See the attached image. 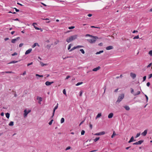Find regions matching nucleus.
<instances>
[{
    "mask_svg": "<svg viewBox=\"0 0 152 152\" xmlns=\"http://www.w3.org/2000/svg\"><path fill=\"white\" fill-rule=\"evenodd\" d=\"M77 37V35H75L70 36L69 38L66 39V41L68 43L70 42L71 41H73L76 39Z\"/></svg>",
    "mask_w": 152,
    "mask_h": 152,
    "instance_id": "1",
    "label": "nucleus"
},
{
    "mask_svg": "<svg viewBox=\"0 0 152 152\" xmlns=\"http://www.w3.org/2000/svg\"><path fill=\"white\" fill-rule=\"evenodd\" d=\"M92 38L90 39H87V41L91 43H95L96 39H98V37L96 36H94L93 37H92Z\"/></svg>",
    "mask_w": 152,
    "mask_h": 152,
    "instance_id": "2",
    "label": "nucleus"
},
{
    "mask_svg": "<svg viewBox=\"0 0 152 152\" xmlns=\"http://www.w3.org/2000/svg\"><path fill=\"white\" fill-rule=\"evenodd\" d=\"M124 94H122L119 96L118 97V99L116 101V103H119L124 99Z\"/></svg>",
    "mask_w": 152,
    "mask_h": 152,
    "instance_id": "3",
    "label": "nucleus"
},
{
    "mask_svg": "<svg viewBox=\"0 0 152 152\" xmlns=\"http://www.w3.org/2000/svg\"><path fill=\"white\" fill-rule=\"evenodd\" d=\"M31 111V110H28L26 109H25L24 110V117H26L28 114L30 113Z\"/></svg>",
    "mask_w": 152,
    "mask_h": 152,
    "instance_id": "4",
    "label": "nucleus"
},
{
    "mask_svg": "<svg viewBox=\"0 0 152 152\" xmlns=\"http://www.w3.org/2000/svg\"><path fill=\"white\" fill-rule=\"evenodd\" d=\"M35 25H37V24L36 23H34L32 24V25L34 27V28H35L37 30H41V31H42V29L40 28H38V27H36L35 26Z\"/></svg>",
    "mask_w": 152,
    "mask_h": 152,
    "instance_id": "5",
    "label": "nucleus"
},
{
    "mask_svg": "<svg viewBox=\"0 0 152 152\" xmlns=\"http://www.w3.org/2000/svg\"><path fill=\"white\" fill-rule=\"evenodd\" d=\"M105 134V132L103 131L102 132H99V133H97L94 134V135H97V136H99V135H103L104 134Z\"/></svg>",
    "mask_w": 152,
    "mask_h": 152,
    "instance_id": "6",
    "label": "nucleus"
},
{
    "mask_svg": "<svg viewBox=\"0 0 152 152\" xmlns=\"http://www.w3.org/2000/svg\"><path fill=\"white\" fill-rule=\"evenodd\" d=\"M143 140H140L137 142L134 143H133V145H140L142 144V143L143 142Z\"/></svg>",
    "mask_w": 152,
    "mask_h": 152,
    "instance_id": "7",
    "label": "nucleus"
},
{
    "mask_svg": "<svg viewBox=\"0 0 152 152\" xmlns=\"http://www.w3.org/2000/svg\"><path fill=\"white\" fill-rule=\"evenodd\" d=\"M58 104L57 103V104L55 106V107H54V110H53V115H52V117H53L54 116L55 110L58 108Z\"/></svg>",
    "mask_w": 152,
    "mask_h": 152,
    "instance_id": "8",
    "label": "nucleus"
},
{
    "mask_svg": "<svg viewBox=\"0 0 152 152\" xmlns=\"http://www.w3.org/2000/svg\"><path fill=\"white\" fill-rule=\"evenodd\" d=\"M54 83L53 82H50L49 81H46L45 82V85L46 86H49L50 85H51L52 83Z\"/></svg>",
    "mask_w": 152,
    "mask_h": 152,
    "instance_id": "9",
    "label": "nucleus"
},
{
    "mask_svg": "<svg viewBox=\"0 0 152 152\" xmlns=\"http://www.w3.org/2000/svg\"><path fill=\"white\" fill-rule=\"evenodd\" d=\"M130 76L133 79H134L136 77V75L134 73L131 72L130 73Z\"/></svg>",
    "mask_w": 152,
    "mask_h": 152,
    "instance_id": "10",
    "label": "nucleus"
},
{
    "mask_svg": "<svg viewBox=\"0 0 152 152\" xmlns=\"http://www.w3.org/2000/svg\"><path fill=\"white\" fill-rule=\"evenodd\" d=\"M32 50V49L31 48L28 49V50L26 51L25 53V54L26 55H27L29 54L31 51Z\"/></svg>",
    "mask_w": 152,
    "mask_h": 152,
    "instance_id": "11",
    "label": "nucleus"
},
{
    "mask_svg": "<svg viewBox=\"0 0 152 152\" xmlns=\"http://www.w3.org/2000/svg\"><path fill=\"white\" fill-rule=\"evenodd\" d=\"M147 132V129L145 130L141 134L143 136H145Z\"/></svg>",
    "mask_w": 152,
    "mask_h": 152,
    "instance_id": "12",
    "label": "nucleus"
},
{
    "mask_svg": "<svg viewBox=\"0 0 152 152\" xmlns=\"http://www.w3.org/2000/svg\"><path fill=\"white\" fill-rule=\"evenodd\" d=\"M100 69V67L99 66H98L96 68H94L93 69H92V71H93L96 72L99 70Z\"/></svg>",
    "mask_w": 152,
    "mask_h": 152,
    "instance_id": "13",
    "label": "nucleus"
},
{
    "mask_svg": "<svg viewBox=\"0 0 152 152\" xmlns=\"http://www.w3.org/2000/svg\"><path fill=\"white\" fill-rule=\"evenodd\" d=\"M37 99L39 100V101H38L39 103V104H41V102L42 101V98L41 97H39V96H37Z\"/></svg>",
    "mask_w": 152,
    "mask_h": 152,
    "instance_id": "14",
    "label": "nucleus"
},
{
    "mask_svg": "<svg viewBox=\"0 0 152 152\" xmlns=\"http://www.w3.org/2000/svg\"><path fill=\"white\" fill-rule=\"evenodd\" d=\"M19 38V37H18L16 39H12L11 41V42L13 43H14L17 40H18Z\"/></svg>",
    "mask_w": 152,
    "mask_h": 152,
    "instance_id": "15",
    "label": "nucleus"
},
{
    "mask_svg": "<svg viewBox=\"0 0 152 152\" xmlns=\"http://www.w3.org/2000/svg\"><path fill=\"white\" fill-rule=\"evenodd\" d=\"M37 46L38 47L39 46V45L37 43H35L32 46V48H34L35 47Z\"/></svg>",
    "mask_w": 152,
    "mask_h": 152,
    "instance_id": "16",
    "label": "nucleus"
},
{
    "mask_svg": "<svg viewBox=\"0 0 152 152\" xmlns=\"http://www.w3.org/2000/svg\"><path fill=\"white\" fill-rule=\"evenodd\" d=\"M113 48L112 46H109L106 47V49L107 50H110L113 49Z\"/></svg>",
    "mask_w": 152,
    "mask_h": 152,
    "instance_id": "17",
    "label": "nucleus"
},
{
    "mask_svg": "<svg viewBox=\"0 0 152 152\" xmlns=\"http://www.w3.org/2000/svg\"><path fill=\"white\" fill-rule=\"evenodd\" d=\"M134 137L133 136H132L131 138L130 139V140L128 142V143H130L134 141H135V140H134Z\"/></svg>",
    "mask_w": 152,
    "mask_h": 152,
    "instance_id": "18",
    "label": "nucleus"
},
{
    "mask_svg": "<svg viewBox=\"0 0 152 152\" xmlns=\"http://www.w3.org/2000/svg\"><path fill=\"white\" fill-rule=\"evenodd\" d=\"M113 115V113H111L109 114L108 115V118H112Z\"/></svg>",
    "mask_w": 152,
    "mask_h": 152,
    "instance_id": "19",
    "label": "nucleus"
},
{
    "mask_svg": "<svg viewBox=\"0 0 152 152\" xmlns=\"http://www.w3.org/2000/svg\"><path fill=\"white\" fill-rule=\"evenodd\" d=\"M102 114L101 113H98L96 115V119H97V118H99L101 116Z\"/></svg>",
    "mask_w": 152,
    "mask_h": 152,
    "instance_id": "20",
    "label": "nucleus"
},
{
    "mask_svg": "<svg viewBox=\"0 0 152 152\" xmlns=\"http://www.w3.org/2000/svg\"><path fill=\"white\" fill-rule=\"evenodd\" d=\"M124 107L127 110H130V108L128 106H125Z\"/></svg>",
    "mask_w": 152,
    "mask_h": 152,
    "instance_id": "21",
    "label": "nucleus"
},
{
    "mask_svg": "<svg viewBox=\"0 0 152 152\" xmlns=\"http://www.w3.org/2000/svg\"><path fill=\"white\" fill-rule=\"evenodd\" d=\"M140 93V91H138L136 93H134L133 95L134 96H137L139 95Z\"/></svg>",
    "mask_w": 152,
    "mask_h": 152,
    "instance_id": "22",
    "label": "nucleus"
},
{
    "mask_svg": "<svg viewBox=\"0 0 152 152\" xmlns=\"http://www.w3.org/2000/svg\"><path fill=\"white\" fill-rule=\"evenodd\" d=\"M39 62L42 66H44L46 65L47 64H44L41 61H39Z\"/></svg>",
    "mask_w": 152,
    "mask_h": 152,
    "instance_id": "23",
    "label": "nucleus"
},
{
    "mask_svg": "<svg viewBox=\"0 0 152 152\" xmlns=\"http://www.w3.org/2000/svg\"><path fill=\"white\" fill-rule=\"evenodd\" d=\"M18 62V61H11L9 64H15L16 63H17Z\"/></svg>",
    "mask_w": 152,
    "mask_h": 152,
    "instance_id": "24",
    "label": "nucleus"
},
{
    "mask_svg": "<svg viewBox=\"0 0 152 152\" xmlns=\"http://www.w3.org/2000/svg\"><path fill=\"white\" fill-rule=\"evenodd\" d=\"M10 126H13L14 125V122L13 121H11L9 124Z\"/></svg>",
    "mask_w": 152,
    "mask_h": 152,
    "instance_id": "25",
    "label": "nucleus"
},
{
    "mask_svg": "<svg viewBox=\"0 0 152 152\" xmlns=\"http://www.w3.org/2000/svg\"><path fill=\"white\" fill-rule=\"evenodd\" d=\"M10 114L9 113H7L6 114V116L7 118H9L10 117Z\"/></svg>",
    "mask_w": 152,
    "mask_h": 152,
    "instance_id": "26",
    "label": "nucleus"
},
{
    "mask_svg": "<svg viewBox=\"0 0 152 152\" xmlns=\"http://www.w3.org/2000/svg\"><path fill=\"white\" fill-rule=\"evenodd\" d=\"M116 135V134L115 132L114 131L113 133V134H112V135L111 136V138H113Z\"/></svg>",
    "mask_w": 152,
    "mask_h": 152,
    "instance_id": "27",
    "label": "nucleus"
},
{
    "mask_svg": "<svg viewBox=\"0 0 152 152\" xmlns=\"http://www.w3.org/2000/svg\"><path fill=\"white\" fill-rule=\"evenodd\" d=\"M64 121V119L63 118H61V123L62 124L63 123Z\"/></svg>",
    "mask_w": 152,
    "mask_h": 152,
    "instance_id": "28",
    "label": "nucleus"
},
{
    "mask_svg": "<svg viewBox=\"0 0 152 152\" xmlns=\"http://www.w3.org/2000/svg\"><path fill=\"white\" fill-rule=\"evenodd\" d=\"M2 73H12L13 72L12 71H6L5 72H3Z\"/></svg>",
    "mask_w": 152,
    "mask_h": 152,
    "instance_id": "29",
    "label": "nucleus"
},
{
    "mask_svg": "<svg viewBox=\"0 0 152 152\" xmlns=\"http://www.w3.org/2000/svg\"><path fill=\"white\" fill-rule=\"evenodd\" d=\"M103 52V50H101V51H100L99 52H97L96 53V55L98 54H99L100 53H102Z\"/></svg>",
    "mask_w": 152,
    "mask_h": 152,
    "instance_id": "30",
    "label": "nucleus"
},
{
    "mask_svg": "<svg viewBox=\"0 0 152 152\" xmlns=\"http://www.w3.org/2000/svg\"><path fill=\"white\" fill-rule=\"evenodd\" d=\"M83 83L82 82H78L76 84V86H78L82 84Z\"/></svg>",
    "mask_w": 152,
    "mask_h": 152,
    "instance_id": "31",
    "label": "nucleus"
},
{
    "mask_svg": "<svg viewBox=\"0 0 152 152\" xmlns=\"http://www.w3.org/2000/svg\"><path fill=\"white\" fill-rule=\"evenodd\" d=\"M99 137H97L94 140V141L95 142H96L99 140Z\"/></svg>",
    "mask_w": 152,
    "mask_h": 152,
    "instance_id": "32",
    "label": "nucleus"
},
{
    "mask_svg": "<svg viewBox=\"0 0 152 152\" xmlns=\"http://www.w3.org/2000/svg\"><path fill=\"white\" fill-rule=\"evenodd\" d=\"M86 37H93V36L92 35H90V34H87L86 35Z\"/></svg>",
    "mask_w": 152,
    "mask_h": 152,
    "instance_id": "33",
    "label": "nucleus"
},
{
    "mask_svg": "<svg viewBox=\"0 0 152 152\" xmlns=\"http://www.w3.org/2000/svg\"><path fill=\"white\" fill-rule=\"evenodd\" d=\"M36 76H38V77H43V75H39V74H36Z\"/></svg>",
    "mask_w": 152,
    "mask_h": 152,
    "instance_id": "34",
    "label": "nucleus"
},
{
    "mask_svg": "<svg viewBox=\"0 0 152 152\" xmlns=\"http://www.w3.org/2000/svg\"><path fill=\"white\" fill-rule=\"evenodd\" d=\"M80 51L83 54H84L85 53V51L83 49H80Z\"/></svg>",
    "mask_w": 152,
    "mask_h": 152,
    "instance_id": "35",
    "label": "nucleus"
},
{
    "mask_svg": "<svg viewBox=\"0 0 152 152\" xmlns=\"http://www.w3.org/2000/svg\"><path fill=\"white\" fill-rule=\"evenodd\" d=\"M83 91L81 90L80 92V94H79V96H82V94L83 93Z\"/></svg>",
    "mask_w": 152,
    "mask_h": 152,
    "instance_id": "36",
    "label": "nucleus"
},
{
    "mask_svg": "<svg viewBox=\"0 0 152 152\" xmlns=\"http://www.w3.org/2000/svg\"><path fill=\"white\" fill-rule=\"evenodd\" d=\"M139 38V35H137V36H136L135 37H134V38H133V39H138Z\"/></svg>",
    "mask_w": 152,
    "mask_h": 152,
    "instance_id": "37",
    "label": "nucleus"
},
{
    "mask_svg": "<svg viewBox=\"0 0 152 152\" xmlns=\"http://www.w3.org/2000/svg\"><path fill=\"white\" fill-rule=\"evenodd\" d=\"M53 120H51L50 122H49V125H51L52 124V123H53Z\"/></svg>",
    "mask_w": 152,
    "mask_h": 152,
    "instance_id": "38",
    "label": "nucleus"
},
{
    "mask_svg": "<svg viewBox=\"0 0 152 152\" xmlns=\"http://www.w3.org/2000/svg\"><path fill=\"white\" fill-rule=\"evenodd\" d=\"M63 93L65 95H66V91L65 89H64L63 90Z\"/></svg>",
    "mask_w": 152,
    "mask_h": 152,
    "instance_id": "39",
    "label": "nucleus"
},
{
    "mask_svg": "<svg viewBox=\"0 0 152 152\" xmlns=\"http://www.w3.org/2000/svg\"><path fill=\"white\" fill-rule=\"evenodd\" d=\"M76 47H75H75H73L70 50H69V52L71 51L72 50H75V49H76Z\"/></svg>",
    "mask_w": 152,
    "mask_h": 152,
    "instance_id": "40",
    "label": "nucleus"
},
{
    "mask_svg": "<svg viewBox=\"0 0 152 152\" xmlns=\"http://www.w3.org/2000/svg\"><path fill=\"white\" fill-rule=\"evenodd\" d=\"M85 131L84 130H83L81 132V134L82 135H84L85 134Z\"/></svg>",
    "mask_w": 152,
    "mask_h": 152,
    "instance_id": "41",
    "label": "nucleus"
},
{
    "mask_svg": "<svg viewBox=\"0 0 152 152\" xmlns=\"http://www.w3.org/2000/svg\"><path fill=\"white\" fill-rule=\"evenodd\" d=\"M140 133H137V134L136 136L135 137V138H137L138 137L140 136Z\"/></svg>",
    "mask_w": 152,
    "mask_h": 152,
    "instance_id": "42",
    "label": "nucleus"
},
{
    "mask_svg": "<svg viewBox=\"0 0 152 152\" xmlns=\"http://www.w3.org/2000/svg\"><path fill=\"white\" fill-rule=\"evenodd\" d=\"M71 46H72V45L71 44H70L69 45V46L68 47V50H69L70 49Z\"/></svg>",
    "mask_w": 152,
    "mask_h": 152,
    "instance_id": "43",
    "label": "nucleus"
},
{
    "mask_svg": "<svg viewBox=\"0 0 152 152\" xmlns=\"http://www.w3.org/2000/svg\"><path fill=\"white\" fill-rule=\"evenodd\" d=\"M75 26H71V27H69L68 28L69 29H73L74 28H75Z\"/></svg>",
    "mask_w": 152,
    "mask_h": 152,
    "instance_id": "44",
    "label": "nucleus"
},
{
    "mask_svg": "<svg viewBox=\"0 0 152 152\" xmlns=\"http://www.w3.org/2000/svg\"><path fill=\"white\" fill-rule=\"evenodd\" d=\"M131 92L132 94H134V89H132V88H131Z\"/></svg>",
    "mask_w": 152,
    "mask_h": 152,
    "instance_id": "45",
    "label": "nucleus"
},
{
    "mask_svg": "<svg viewBox=\"0 0 152 152\" xmlns=\"http://www.w3.org/2000/svg\"><path fill=\"white\" fill-rule=\"evenodd\" d=\"M103 88V89L104 90V94L105 93V92L106 90V86H104Z\"/></svg>",
    "mask_w": 152,
    "mask_h": 152,
    "instance_id": "46",
    "label": "nucleus"
},
{
    "mask_svg": "<svg viewBox=\"0 0 152 152\" xmlns=\"http://www.w3.org/2000/svg\"><path fill=\"white\" fill-rule=\"evenodd\" d=\"M149 54L151 56H152V50H150L149 52Z\"/></svg>",
    "mask_w": 152,
    "mask_h": 152,
    "instance_id": "47",
    "label": "nucleus"
},
{
    "mask_svg": "<svg viewBox=\"0 0 152 152\" xmlns=\"http://www.w3.org/2000/svg\"><path fill=\"white\" fill-rule=\"evenodd\" d=\"M17 53L16 52H15L14 53H13L12 54V56H15V55H17Z\"/></svg>",
    "mask_w": 152,
    "mask_h": 152,
    "instance_id": "48",
    "label": "nucleus"
},
{
    "mask_svg": "<svg viewBox=\"0 0 152 152\" xmlns=\"http://www.w3.org/2000/svg\"><path fill=\"white\" fill-rule=\"evenodd\" d=\"M152 77V73L150 74L148 77V79H150Z\"/></svg>",
    "mask_w": 152,
    "mask_h": 152,
    "instance_id": "49",
    "label": "nucleus"
},
{
    "mask_svg": "<svg viewBox=\"0 0 152 152\" xmlns=\"http://www.w3.org/2000/svg\"><path fill=\"white\" fill-rule=\"evenodd\" d=\"M71 148L70 146H68L66 148V150H69Z\"/></svg>",
    "mask_w": 152,
    "mask_h": 152,
    "instance_id": "50",
    "label": "nucleus"
},
{
    "mask_svg": "<svg viewBox=\"0 0 152 152\" xmlns=\"http://www.w3.org/2000/svg\"><path fill=\"white\" fill-rule=\"evenodd\" d=\"M145 96L146 97V101H147V102H148V96L146 95L145 94Z\"/></svg>",
    "mask_w": 152,
    "mask_h": 152,
    "instance_id": "51",
    "label": "nucleus"
},
{
    "mask_svg": "<svg viewBox=\"0 0 152 152\" xmlns=\"http://www.w3.org/2000/svg\"><path fill=\"white\" fill-rule=\"evenodd\" d=\"M146 76H144V77H143V81H145L146 79Z\"/></svg>",
    "mask_w": 152,
    "mask_h": 152,
    "instance_id": "52",
    "label": "nucleus"
},
{
    "mask_svg": "<svg viewBox=\"0 0 152 152\" xmlns=\"http://www.w3.org/2000/svg\"><path fill=\"white\" fill-rule=\"evenodd\" d=\"M33 64V62H31L30 63H28V64H27V66H28L30 65H31L32 64Z\"/></svg>",
    "mask_w": 152,
    "mask_h": 152,
    "instance_id": "53",
    "label": "nucleus"
},
{
    "mask_svg": "<svg viewBox=\"0 0 152 152\" xmlns=\"http://www.w3.org/2000/svg\"><path fill=\"white\" fill-rule=\"evenodd\" d=\"M152 65V63H150L149 64L148 66H147V67L148 68V67H150Z\"/></svg>",
    "mask_w": 152,
    "mask_h": 152,
    "instance_id": "54",
    "label": "nucleus"
},
{
    "mask_svg": "<svg viewBox=\"0 0 152 152\" xmlns=\"http://www.w3.org/2000/svg\"><path fill=\"white\" fill-rule=\"evenodd\" d=\"M150 82H148L147 84H146V85L147 86H149L150 85Z\"/></svg>",
    "mask_w": 152,
    "mask_h": 152,
    "instance_id": "55",
    "label": "nucleus"
},
{
    "mask_svg": "<svg viewBox=\"0 0 152 152\" xmlns=\"http://www.w3.org/2000/svg\"><path fill=\"white\" fill-rule=\"evenodd\" d=\"M23 44L22 43H20L19 45V47H21L23 45Z\"/></svg>",
    "mask_w": 152,
    "mask_h": 152,
    "instance_id": "56",
    "label": "nucleus"
},
{
    "mask_svg": "<svg viewBox=\"0 0 152 152\" xmlns=\"http://www.w3.org/2000/svg\"><path fill=\"white\" fill-rule=\"evenodd\" d=\"M14 9H15V11L16 12H18L19 11V10L17 9V8H15Z\"/></svg>",
    "mask_w": 152,
    "mask_h": 152,
    "instance_id": "57",
    "label": "nucleus"
},
{
    "mask_svg": "<svg viewBox=\"0 0 152 152\" xmlns=\"http://www.w3.org/2000/svg\"><path fill=\"white\" fill-rule=\"evenodd\" d=\"M92 15L91 14H89L87 15V16L89 17L91 16Z\"/></svg>",
    "mask_w": 152,
    "mask_h": 152,
    "instance_id": "58",
    "label": "nucleus"
},
{
    "mask_svg": "<svg viewBox=\"0 0 152 152\" xmlns=\"http://www.w3.org/2000/svg\"><path fill=\"white\" fill-rule=\"evenodd\" d=\"M84 122V121H82V122H81L80 124H79V126H80V125H81L82 124H83V122Z\"/></svg>",
    "mask_w": 152,
    "mask_h": 152,
    "instance_id": "59",
    "label": "nucleus"
},
{
    "mask_svg": "<svg viewBox=\"0 0 152 152\" xmlns=\"http://www.w3.org/2000/svg\"><path fill=\"white\" fill-rule=\"evenodd\" d=\"M69 77H70V76H68L66 78V79H68Z\"/></svg>",
    "mask_w": 152,
    "mask_h": 152,
    "instance_id": "60",
    "label": "nucleus"
},
{
    "mask_svg": "<svg viewBox=\"0 0 152 152\" xmlns=\"http://www.w3.org/2000/svg\"><path fill=\"white\" fill-rule=\"evenodd\" d=\"M137 32V31H136V30H134V31H133L132 33H135V32Z\"/></svg>",
    "mask_w": 152,
    "mask_h": 152,
    "instance_id": "61",
    "label": "nucleus"
},
{
    "mask_svg": "<svg viewBox=\"0 0 152 152\" xmlns=\"http://www.w3.org/2000/svg\"><path fill=\"white\" fill-rule=\"evenodd\" d=\"M4 115V113H3V112H2L1 113V116H3Z\"/></svg>",
    "mask_w": 152,
    "mask_h": 152,
    "instance_id": "62",
    "label": "nucleus"
},
{
    "mask_svg": "<svg viewBox=\"0 0 152 152\" xmlns=\"http://www.w3.org/2000/svg\"><path fill=\"white\" fill-rule=\"evenodd\" d=\"M8 39H9V38H6L4 39V40L5 41H7V40H8Z\"/></svg>",
    "mask_w": 152,
    "mask_h": 152,
    "instance_id": "63",
    "label": "nucleus"
},
{
    "mask_svg": "<svg viewBox=\"0 0 152 152\" xmlns=\"http://www.w3.org/2000/svg\"><path fill=\"white\" fill-rule=\"evenodd\" d=\"M99 45L100 46H102V43H100L99 44Z\"/></svg>",
    "mask_w": 152,
    "mask_h": 152,
    "instance_id": "64",
    "label": "nucleus"
}]
</instances>
